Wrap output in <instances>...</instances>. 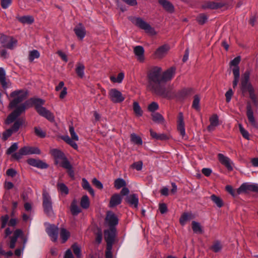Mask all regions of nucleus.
Returning <instances> with one entry per match:
<instances>
[{
	"label": "nucleus",
	"mask_w": 258,
	"mask_h": 258,
	"mask_svg": "<svg viewBox=\"0 0 258 258\" xmlns=\"http://www.w3.org/2000/svg\"><path fill=\"white\" fill-rule=\"evenodd\" d=\"M247 191H258V186L254 184L246 182L242 184L236 190L237 195Z\"/></svg>",
	"instance_id": "13"
},
{
	"label": "nucleus",
	"mask_w": 258,
	"mask_h": 258,
	"mask_svg": "<svg viewBox=\"0 0 258 258\" xmlns=\"http://www.w3.org/2000/svg\"><path fill=\"white\" fill-rule=\"evenodd\" d=\"M149 87L156 95L163 98H169V91L162 85V69L159 67L152 68L148 74Z\"/></svg>",
	"instance_id": "1"
},
{
	"label": "nucleus",
	"mask_w": 258,
	"mask_h": 258,
	"mask_svg": "<svg viewBox=\"0 0 258 258\" xmlns=\"http://www.w3.org/2000/svg\"><path fill=\"white\" fill-rule=\"evenodd\" d=\"M191 224L192 230L195 233L201 234L203 232L202 227L199 223L194 221L192 222Z\"/></svg>",
	"instance_id": "38"
},
{
	"label": "nucleus",
	"mask_w": 258,
	"mask_h": 258,
	"mask_svg": "<svg viewBox=\"0 0 258 258\" xmlns=\"http://www.w3.org/2000/svg\"><path fill=\"white\" fill-rule=\"evenodd\" d=\"M34 131L35 134L40 138H44L46 136L45 133L39 127H35Z\"/></svg>",
	"instance_id": "57"
},
{
	"label": "nucleus",
	"mask_w": 258,
	"mask_h": 258,
	"mask_svg": "<svg viewBox=\"0 0 258 258\" xmlns=\"http://www.w3.org/2000/svg\"><path fill=\"white\" fill-rule=\"evenodd\" d=\"M131 167L136 169L137 171H140L143 167V162L141 161L135 162L131 165Z\"/></svg>",
	"instance_id": "58"
},
{
	"label": "nucleus",
	"mask_w": 258,
	"mask_h": 258,
	"mask_svg": "<svg viewBox=\"0 0 258 258\" xmlns=\"http://www.w3.org/2000/svg\"><path fill=\"white\" fill-rule=\"evenodd\" d=\"M41 151L37 147L25 146L19 151L12 155V157L16 160L21 159L23 156L30 154H40Z\"/></svg>",
	"instance_id": "6"
},
{
	"label": "nucleus",
	"mask_w": 258,
	"mask_h": 258,
	"mask_svg": "<svg viewBox=\"0 0 258 258\" xmlns=\"http://www.w3.org/2000/svg\"><path fill=\"white\" fill-rule=\"evenodd\" d=\"M23 120L21 118H19L14 122L12 127L10 129L13 133H16L19 130L20 127L23 124Z\"/></svg>",
	"instance_id": "34"
},
{
	"label": "nucleus",
	"mask_w": 258,
	"mask_h": 258,
	"mask_svg": "<svg viewBox=\"0 0 258 258\" xmlns=\"http://www.w3.org/2000/svg\"><path fill=\"white\" fill-rule=\"evenodd\" d=\"M110 100L114 103L122 102L125 99L122 93L116 89H111L108 93Z\"/></svg>",
	"instance_id": "10"
},
{
	"label": "nucleus",
	"mask_w": 258,
	"mask_h": 258,
	"mask_svg": "<svg viewBox=\"0 0 258 258\" xmlns=\"http://www.w3.org/2000/svg\"><path fill=\"white\" fill-rule=\"evenodd\" d=\"M125 201L131 206L135 208H138L139 199L137 194H132L127 196Z\"/></svg>",
	"instance_id": "23"
},
{
	"label": "nucleus",
	"mask_w": 258,
	"mask_h": 258,
	"mask_svg": "<svg viewBox=\"0 0 258 258\" xmlns=\"http://www.w3.org/2000/svg\"><path fill=\"white\" fill-rule=\"evenodd\" d=\"M92 183L97 188L100 189H102L103 187L102 183L96 178H93Z\"/></svg>",
	"instance_id": "63"
},
{
	"label": "nucleus",
	"mask_w": 258,
	"mask_h": 258,
	"mask_svg": "<svg viewBox=\"0 0 258 258\" xmlns=\"http://www.w3.org/2000/svg\"><path fill=\"white\" fill-rule=\"evenodd\" d=\"M135 24L140 28L141 29L145 31L146 33H148L152 35L156 34V32L154 28H153L150 24L147 23L146 22L144 21L140 18H136L135 19Z\"/></svg>",
	"instance_id": "8"
},
{
	"label": "nucleus",
	"mask_w": 258,
	"mask_h": 258,
	"mask_svg": "<svg viewBox=\"0 0 258 258\" xmlns=\"http://www.w3.org/2000/svg\"><path fill=\"white\" fill-rule=\"evenodd\" d=\"M72 248L77 258H81L82 254L80 247L77 244L75 243L72 245Z\"/></svg>",
	"instance_id": "48"
},
{
	"label": "nucleus",
	"mask_w": 258,
	"mask_h": 258,
	"mask_svg": "<svg viewBox=\"0 0 258 258\" xmlns=\"http://www.w3.org/2000/svg\"><path fill=\"white\" fill-rule=\"evenodd\" d=\"M85 66L81 62H78L76 64V73L80 78L84 77Z\"/></svg>",
	"instance_id": "30"
},
{
	"label": "nucleus",
	"mask_w": 258,
	"mask_h": 258,
	"mask_svg": "<svg viewBox=\"0 0 258 258\" xmlns=\"http://www.w3.org/2000/svg\"><path fill=\"white\" fill-rule=\"evenodd\" d=\"M40 56V53L37 50H33L29 52V60L32 62L35 58H38Z\"/></svg>",
	"instance_id": "46"
},
{
	"label": "nucleus",
	"mask_w": 258,
	"mask_h": 258,
	"mask_svg": "<svg viewBox=\"0 0 258 258\" xmlns=\"http://www.w3.org/2000/svg\"><path fill=\"white\" fill-rule=\"evenodd\" d=\"M122 202L121 196L118 194H113L110 198L109 207L113 208L121 204Z\"/></svg>",
	"instance_id": "22"
},
{
	"label": "nucleus",
	"mask_w": 258,
	"mask_h": 258,
	"mask_svg": "<svg viewBox=\"0 0 258 258\" xmlns=\"http://www.w3.org/2000/svg\"><path fill=\"white\" fill-rule=\"evenodd\" d=\"M159 108V106L157 103L155 102H152L149 105L148 109L151 112H154Z\"/></svg>",
	"instance_id": "59"
},
{
	"label": "nucleus",
	"mask_w": 258,
	"mask_h": 258,
	"mask_svg": "<svg viewBox=\"0 0 258 258\" xmlns=\"http://www.w3.org/2000/svg\"><path fill=\"white\" fill-rule=\"evenodd\" d=\"M159 3L166 11L169 13H173L174 12V6L170 2L167 0H159Z\"/></svg>",
	"instance_id": "25"
},
{
	"label": "nucleus",
	"mask_w": 258,
	"mask_h": 258,
	"mask_svg": "<svg viewBox=\"0 0 258 258\" xmlns=\"http://www.w3.org/2000/svg\"><path fill=\"white\" fill-rule=\"evenodd\" d=\"M80 204L81 207L84 209H87L89 207L90 202L87 196H84L82 197Z\"/></svg>",
	"instance_id": "42"
},
{
	"label": "nucleus",
	"mask_w": 258,
	"mask_h": 258,
	"mask_svg": "<svg viewBox=\"0 0 258 258\" xmlns=\"http://www.w3.org/2000/svg\"><path fill=\"white\" fill-rule=\"evenodd\" d=\"M223 4L220 3H216L214 2H209L203 6L204 9H217L221 8Z\"/></svg>",
	"instance_id": "29"
},
{
	"label": "nucleus",
	"mask_w": 258,
	"mask_h": 258,
	"mask_svg": "<svg viewBox=\"0 0 258 258\" xmlns=\"http://www.w3.org/2000/svg\"><path fill=\"white\" fill-rule=\"evenodd\" d=\"M69 132L71 136V138L74 141H78L79 137L75 132V130L73 126H70Z\"/></svg>",
	"instance_id": "56"
},
{
	"label": "nucleus",
	"mask_w": 258,
	"mask_h": 258,
	"mask_svg": "<svg viewBox=\"0 0 258 258\" xmlns=\"http://www.w3.org/2000/svg\"><path fill=\"white\" fill-rule=\"evenodd\" d=\"M131 140L133 143L136 144L141 145L143 144V141L141 138L135 134H131Z\"/></svg>",
	"instance_id": "44"
},
{
	"label": "nucleus",
	"mask_w": 258,
	"mask_h": 258,
	"mask_svg": "<svg viewBox=\"0 0 258 258\" xmlns=\"http://www.w3.org/2000/svg\"><path fill=\"white\" fill-rule=\"evenodd\" d=\"M218 158L219 162L226 167L228 170L231 171L233 170L232 166V162L228 157L224 156L221 153H219L218 154Z\"/></svg>",
	"instance_id": "17"
},
{
	"label": "nucleus",
	"mask_w": 258,
	"mask_h": 258,
	"mask_svg": "<svg viewBox=\"0 0 258 258\" xmlns=\"http://www.w3.org/2000/svg\"><path fill=\"white\" fill-rule=\"evenodd\" d=\"M27 163L32 166L41 169H45L48 167V165L46 163L40 160L30 158L27 160Z\"/></svg>",
	"instance_id": "21"
},
{
	"label": "nucleus",
	"mask_w": 258,
	"mask_h": 258,
	"mask_svg": "<svg viewBox=\"0 0 258 258\" xmlns=\"http://www.w3.org/2000/svg\"><path fill=\"white\" fill-rule=\"evenodd\" d=\"M246 116L248 118V121L250 125L254 128H258V124L256 122L254 116L252 108L251 105L250 103H247L246 105Z\"/></svg>",
	"instance_id": "14"
},
{
	"label": "nucleus",
	"mask_w": 258,
	"mask_h": 258,
	"mask_svg": "<svg viewBox=\"0 0 258 258\" xmlns=\"http://www.w3.org/2000/svg\"><path fill=\"white\" fill-rule=\"evenodd\" d=\"M240 61V57L237 56L231 61L230 65L234 67L233 69L237 68L238 70V71L239 72V68L238 66V65Z\"/></svg>",
	"instance_id": "54"
},
{
	"label": "nucleus",
	"mask_w": 258,
	"mask_h": 258,
	"mask_svg": "<svg viewBox=\"0 0 258 258\" xmlns=\"http://www.w3.org/2000/svg\"><path fill=\"white\" fill-rule=\"evenodd\" d=\"M10 217L8 215H5L1 217V228H4L9 222Z\"/></svg>",
	"instance_id": "43"
},
{
	"label": "nucleus",
	"mask_w": 258,
	"mask_h": 258,
	"mask_svg": "<svg viewBox=\"0 0 258 258\" xmlns=\"http://www.w3.org/2000/svg\"><path fill=\"white\" fill-rule=\"evenodd\" d=\"M0 40L4 47L10 49H13L17 43L16 39L11 36L5 35L1 36Z\"/></svg>",
	"instance_id": "9"
},
{
	"label": "nucleus",
	"mask_w": 258,
	"mask_h": 258,
	"mask_svg": "<svg viewBox=\"0 0 258 258\" xmlns=\"http://www.w3.org/2000/svg\"><path fill=\"white\" fill-rule=\"evenodd\" d=\"M59 164H60L61 167L67 170L68 169H70L72 167L67 158H66L65 159L61 161Z\"/></svg>",
	"instance_id": "55"
},
{
	"label": "nucleus",
	"mask_w": 258,
	"mask_h": 258,
	"mask_svg": "<svg viewBox=\"0 0 258 258\" xmlns=\"http://www.w3.org/2000/svg\"><path fill=\"white\" fill-rule=\"evenodd\" d=\"M134 51L136 55L137 56L138 60L140 61H143L144 59V48L141 46H137L134 48Z\"/></svg>",
	"instance_id": "27"
},
{
	"label": "nucleus",
	"mask_w": 258,
	"mask_h": 258,
	"mask_svg": "<svg viewBox=\"0 0 258 258\" xmlns=\"http://www.w3.org/2000/svg\"><path fill=\"white\" fill-rule=\"evenodd\" d=\"M27 102L17 107L7 117L5 123L9 124L15 120L20 114L25 111Z\"/></svg>",
	"instance_id": "7"
},
{
	"label": "nucleus",
	"mask_w": 258,
	"mask_h": 258,
	"mask_svg": "<svg viewBox=\"0 0 258 258\" xmlns=\"http://www.w3.org/2000/svg\"><path fill=\"white\" fill-rule=\"evenodd\" d=\"M112 246L106 245V250L105 252L106 258H112Z\"/></svg>",
	"instance_id": "61"
},
{
	"label": "nucleus",
	"mask_w": 258,
	"mask_h": 258,
	"mask_svg": "<svg viewBox=\"0 0 258 258\" xmlns=\"http://www.w3.org/2000/svg\"><path fill=\"white\" fill-rule=\"evenodd\" d=\"M200 97L199 95H196L194 96V100L192 104V107L196 109L197 110H200Z\"/></svg>",
	"instance_id": "49"
},
{
	"label": "nucleus",
	"mask_w": 258,
	"mask_h": 258,
	"mask_svg": "<svg viewBox=\"0 0 258 258\" xmlns=\"http://www.w3.org/2000/svg\"><path fill=\"white\" fill-rule=\"evenodd\" d=\"M116 232V228H109L104 230V239L106 242L107 245H113L115 240Z\"/></svg>",
	"instance_id": "12"
},
{
	"label": "nucleus",
	"mask_w": 258,
	"mask_h": 258,
	"mask_svg": "<svg viewBox=\"0 0 258 258\" xmlns=\"http://www.w3.org/2000/svg\"><path fill=\"white\" fill-rule=\"evenodd\" d=\"M170 47L168 44H164L158 47L155 52V55L156 58H162L164 57L170 50Z\"/></svg>",
	"instance_id": "16"
},
{
	"label": "nucleus",
	"mask_w": 258,
	"mask_h": 258,
	"mask_svg": "<svg viewBox=\"0 0 258 258\" xmlns=\"http://www.w3.org/2000/svg\"><path fill=\"white\" fill-rule=\"evenodd\" d=\"M42 199V206L44 213L49 217H53L54 212L52 209L51 198L46 190L43 191Z\"/></svg>",
	"instance_id": "5"
},
{
	"label": "nucleus",
	"mask_w": 258,
	"mask_h": 258,
	"mask_svg": "<svg viewBox=\"0 0 258 258\" xmlns=\"http://www.w3.org/2000/svg\"><path fill=\"white\" fill-rule=\"evenodd\" d=\"M177 130L180 135L184 137L185 136V126L183 121V115L182 112H179L177 120Z\"/></svg>",
	"instance_id": "20"
},
{
	"label": "nucleus",
	"mask_w": 258,
	"mask_h": 258,
	"mask_svg": "<svg viewBox=\"0 0 258 258\" xmlns=\"http://www.w3.org/2000/svg\"><path fill=\"white\" fill-rule=\"evenodd\" d=\"M74 32L77 36L82 40L86 35V30L84 26L81 23L79 24L74 28Z\"/></svg>",
	"instance_id": "24"
},
{
	"label": "nucleus",
	"mask_w": 258,
	"mask_h": 258,
	"mask_svg": "<svg viewBox=\"0 0 258 258\" xmlns=\"http://www.w3.org/2000/svg\"><path fill=\"white\" fill-rule=\"evenodd\" d=\"M14 133L10 128L7 130L3 134V140L6 141Z\"/></svg>",
	"instance_id": "62"
},
{
	"label": "nucleus",
	"mask_w": 258,
	"mask_h": 258,
	"mask_svg": "<svg viewBox=\"0 0 258 258\" xmlns=\"http://www.w3.org/2000/svg\"><path fill=\"white\" fill-rule=\"evenodd\" d=\"M22 234L23 231L22 230L19 229H16L14 231L13 235L10 237V242L16 243L18 238L22 235Z\"/></svg>",
	"instance_id": "39"
},
{
	"label": "nucleus",
	"mask_w": 258,
	"mask_h": 258,
	"mask_svg": "<svg viewBox=\"0 0 258 258\" xmlns=\"http://www.w3.org/2000/svg\"><path fill=\"white\" fill-rule=\"evenodd\" d=\"M60 237L62 243H65L70 237V232L64 227L60 228Z\"/></svg>",
	"instance_id": "28"
},
{
	"label": "nucleus",
	"mask_w": 258,
	"mask_h": 258,
	"mask_svg": "<svg viewBox=\"0 0 258 258\" xmlns=\"http://www.w3.org/2000/svg\"><path fill=\"white\" fill-rule=\"evenodd\" d=\"M159 211L161 214H164L167 211V207L165 203H161L159 204Z\"/></svg>",
	"instance_id": "64"
},
{
	"label": "nucleus",
	"mask_w": 258,
	"mask_h": 258,
	"mask_svg": "<svg viewBox=\"0 0 258 258\" xmlns=\"http://www.w3.org/2000/svg\"><path fill=\"white\" fill-rule=\"evenodd\" d=\"M222 246L221 242L218 241L214 242L213 244L211 246L210 249L215 252H218L222 249Z\"/></svg>",
	"instance_id": "40"
},
{
	"label": "nucleus",
	"mask_w": 258,
	"mask_h": 258,
	"mask_svg": "<svg viewBox=\"0 0 258 258\" xmlns=\"http://www.w3.org/2000/svg\"><path fill=\"white\" fill-rule=\"evenodd\" d=\"M27 96V92L24 90H16L12 92L10 94V96L14 98V99L11 101L9 107L11 108L16 107L19 103L26 98Z\"/></svg>",
	"instance_id": "4"
},
{
	"label": "nucleus",
	"mask_w": 258,
	"mask_h": 258,
	"mask_svg": "<svg viewBox=\"0 0 258 258\" xmlns=\"http://www.w3.org/2000/svg\"><path fill=\"white\" fill-rule=\"evenodd\" d=\"M239 128L240 133L242 135L243 137L247 140H249V135L248 132L243 127L242 125L241 124H239Z\"/></svg>",
	"instance_id": "53"
},
{
	"label": "nucleus",
	"mask_w": 258,
	"mask_h": 258,
	"mask_svg": "<svg viewBox=\"0 0 258 258\" xmlns=\"http://www.w3.org/2000/svg\"><path fill=\"white\" fill-rule=\"evenodd\" d=\"M82 187L84 189L87 190L91 195H94V190L85 178H83L82 179Z\"/></svg>",
	"instance_id": "36"
},
{
	"label": "nucleus",
	"mask_w": 258,
	"mask_h": 258,
	"mask_svg": "<svg viewBox=\"0 0 258 258\" xmlns=\"http://www.w3.org/2000/svg\"><path fill=\"white\" fill-rule=\"evenodd\" d=\"M50 153L54 157L55 159V163L56 164H59L66 158L63 152L56 149L51 150Z\"/></svg>",
	"instance_id": "18"
},
{
	"label": "nucleus",
	"mask_w": 258,
	"mask_h": 258,
	"mask_svg": "<svg viewBox=\"0 0 258 258\" xmlns=\"http://www.w3.org/2000/svg\"><path fill=\"white\" fill-rule=\"evenodd\" d=\"M152 117L153 120L156 123H162L164 122V117L161 114L158 112L153 113L152 114Z\"/></svg>",
	"instance_id": "32"
},
{
	"label": "nucleus",
	"mask_w": 258,
	"mask_h": 258,
	"mask_svg": "<svg viewBox=\"0 0 258 258\" xmlns=\"http://www.w3.org/2000/svg\"><path fill=\"white\" fill-rule=\"evenodd\" d=\"M175 73V68L171 67L167 70L162 74V79L163 83H165L172 79Z\"/></svg>",
	"instance_id": "19"
},
{
	"label": "nucleus",
	"mask_w": 258,
	"mask_h": 258,
	"mask_svg": "<svg viewBox=\"0 0 258 258\" xmlns=\"http://www.w3.org/2000/svg\"><path fill=\"white\" fill-rule=\"evenodd\" d=\"M18 148V144L17 143H15L13 144L11 147L7 150V154H11L16 151Z\"/></svg>",
	"instance_id": "60"
},
{
	"label": "nucleus",
	"mask_w": 258,
	"mask_h": 258,
	"mask_svg": "<svg viewBox=\"0 0 258 258\" xmlns=\"http://www.w3.org/2000/svg\"><path fill=\"white\" fill-rule=\"evenodd\" d=\"M210 124L208 126V130L209 131L214 130L215 126L219 124L218 116L217 114H214L210 118Z\"/></svg>",
	"instance_id": "26"
},
{
	"label": "nucleus",
	"mask_w": 258,
	"mask_h": 258,
	"mask_svg": "<svg viewBox=\"0 0 258 258\" xmlns=\"http://www.w3.org/2000/svg\"><path fill=\"white\" fill-rule=\"evenodd\" d=\"M249 77L250 72L249 71H246L242 76L240 89L242 93H245L246 92L248 93L249 98L252 101L254 105L257 106L258 105V100L256 94H255V89L249 82Z\"/></svg>",
	"instance_id": "2"
},
{
	"label": "nucleus",
	"mask_w": 258,
	"mask_h": 258,
	"mask_svg": "<svg viewBox=\"0 0 258 258\" xmlns=\"http://www.w3.org/2000/svg\"><path fill=\"white\" fill-rule=\"evenodd\" d=\"M233 74L234 75V80L233 81V87L235 88L239 82V79L240 76V73H239L237 68L232 69Z\"/></svg>",
	"instance_id": "37"
},
{
	"label": "nucleus",
	"mask_w": 258,
	"mask_h": 258,
	"mask_svg": "<svg viewBox=\"0 0 258 258\" xmlns=\"http://www.w3.org/2000/svg\"><path fill=\"white\" fill-rule=\"evenodd\" d=\"M46 232L52 241H56L58 232V228L57 226L54 224H49L46 228Z\"/></svg>",
	"instance_id": "15"
},
{
	"label": "nucleus",
	"mask_w": 258,
	"mask_h": 258,
	"mask_svg": "<svg viewBox=\"0 0 258 258\" xmlns=\"http://www.w3.org/2000/svg\"><path fill=\"white\" fill-rule=\"evenodd\" d=\"M71 211L73 215H77L81 212V209L75 203L73 202L71 204Z\"/></svg>",
	"instance_id": "51"
},
{
	"label": "nucleus",
	"mask_w": 258,
	"mask_h": 258,
	"mask_svg": "<svg viewBox=\"0 0 258 258\" xmlns=\"http://www.w3.org/2000/svg\"><path fill=\"white\" fill-rule=\"evenodd\" d=\"M57 188L59 191L61 192V194H64V195H67L69 194V189L68 187L62 183H60L57 184Z\"/></svg>",
	"instance_id": "45"
},
{
	"label": "nucleus",
	"mask_w": 258,
	"mask_h": 258,
	"mask_svg": "<svg viewBox=\"0 0 258 258\" xmlns=\"http://www.w3.org/2000/svg\"><path fill=\"white\" fill-rule=\"evenodd\" d=\"M133 109L136 115L141 116L143 115V111L137 102H134Z\"/></svg>",
	"instance_id": "41"
},
{
	"label": "nucleus",
	"mask_w": 258,
	"mask_h": 258,
	"mask_svg": "<svg viewBox=\"0 0 258 258\" xmlns=\"http://www.w3.org/2000/svg\"><path fill=\"white\" fill-rule=\"evenodd\" d=\"M207 20L208 17L205 14H200L196 18V20L200 25L204 24L207 21Z\"/></svg>",
	"instance_id": "47"
},
{
	"label": "nucleus",
	"mask_w": 258,
	"mask_h": 258,
	"mask_svg": "<svg viewBox=\"0 0 258 258\" xmlns=\"http://www.w3.org/2000/svg\"><path fill=\"white\" fill-rule=\"evenodd\" d=\"M30 101L35 106L37 112L42 116L45 117L48 120L52 121L54 117L53 114L46 108L42 107L44 100L40 98H31Z\"/></svg>",
	"instance_id": "3"
},
{
	"label": "nucleus",
	"mask_w": 258,
	"mask_h": 258,
	"mask_svg": "<svg viewBox=\"0 0 258 258\" xmlns=\"http://www.w3.org/2000/svg\"><path fill=\"white\" fill-rule=\"evenodd\" d=\"M34 21L33 17L30 16H23L20 18V21L23 23L32 24Z\"/></svg>",
	"instance_id": "50"
},
{
	"label": "nucleus",
	"mask_w": 258,
	"mask_h": 258,
	"mask_svg": "<svg viewBox=\"0 0 258 258\" xmlns=\"http://www.w3.org/2000/svg\"><path fill=\"white\" fill-rule=\"evenodd\" d=\"M190 219V215L187 213H183L180 218V223L181 225L185 224V222Z\"/></svg>",
	"instance_id": "52"
},
{
	"label": "nucleus",
	"mask_w": 258,
	"mask_h": 258,
	"mask_svg": "<svg viewBox=\"0 0 258 258\" xmlns=\"http://www.w3.org/2000/svg\"><path fill=\"white\" fill-rule=\"evenodd\" d=\"M210 199L218 208H221L224 205L222 200L215 195H212Z\"/></svg>",
	"instance_id": "33"
},
{
	"label": "nucleus",
	"mask_w": 258,
	"mask_h": 258,
	"mask_svg": "<svg viewBox=\"0 0 258 258\" xmlns=\"http://www.w3.org/2000/svg\"><path fill=\"white\" fill-rule=\"evenodd\" d=\"M0 83H1L3 88H8V83L6 79V72L4 69L0 68Z\"/></svg>",
	"instance_id": "31"
},
{
	"label": "nucleus",
	"mask_w": 258,
	"mask_h": 258,
	"mask_svg": "<svg viewBox=\"0 0 258 258\" xmlns=\"http://www.w3.org/2000/svg\"><path fill=\"white\" fill-rule=\"evenodd\" d=\"M105 224L109 227V228L113 229L118 223V219L116 215L112 212L109 211L107 213L105 219Z\"/></svg>",
	"instance_id": "11"
},
{
	"label": "nucleus",
	"mask_w": 258,
	"mask_h": 258,
	"mask_svg": "<svg viewBox=\"0 0 258 258\" xmlns=\"http://www.w3.org/2000/svg\"><path fill=\"white\" fill-rule=\"evenodd\" d=\"M114 186L116 189H119L126 186V182L123 179L118 178L115 180Z\"/></svg>",
	"instance_id": "35"
}]
</instances>
